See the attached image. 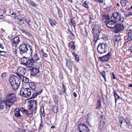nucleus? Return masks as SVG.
<instances>
[{
	"mask_svg": "<svg viewBox=\"0 0 132 132\" xmlns=\"http://www.w3.org/2000/svg\"><path fill=\"white\" fill-rule=\"evenodd\" d=\"M6 98V100H3L2 102L5 104L6 108L7 109L11 107L17 100L15 94L14 93L7 95Z\"/></svg>",
	"mask_w": 132,
	"mask_h": 132,
	"instance_id": "f257e3e1",
	"label": "nucleus"
},
{
	"mask_svg": "<svg viewBox=\"0 0 132 132\" xmlns=\"http://www.w3.org/2000/svg\"><path fill=\"white\" fill-rule=\"evenodd\" d=\"M9 81L12 89L15 90L19 87L20 83V79L18 77L14 76L10 79Z\"/></svg>",
	"mask_w": 132,
	"mask_h": 132,
	"instance_id": "f03ea898",
	"label": "nucleus"
},
{
	"mask_svg": "<svg viewBox=\"0 0 132 132\" xmlns=\"http://www.w3.org/2000/svg\"><path fill=\"white\" fill-rule=\"evenodd\" d=\"M92 31L94 40L95 42H96L99 38L101 37L100 35H102V33H101L102 30L100 29L98 27L95 25L93 28Z\"/></svg>",
	"mask_w": 132,
	"mask_h": 132,
	"instance_id": "7ed1b4c3",
	"label": "nucleus"
},
{
	"mask_svg": "<svg viewBox=\"0 0 132 132\" xmlns=\"http://www.w3.org/2000/svg\"><path fill=\"white\" fill-rule=\"evenodd\" d=\"M30 104L28 106V109L31 112H34L36 113L37 108V103L36 100H32L29 101Z\"/></svg>",
	"mask_w": 132,
	"mask_h": 132,
	"instance_id": "20e7f679",
	"label": "nucleus"
},
{
	"mask_svg": "<svg viewBox=\"0 0 132 132\" xmlns=\"http://www.w3.org/2000/svg\"><path fill=\"white\" fill-rule=\"evenodd\" d=\"M97 51L100 54L105 53L107 50V46L106 44L102 43L98 44L97 47Z\"/></svg>",
	"mask_w": 132,
	"mask_h": 132,
	"instance_id": "39448f33",
	"label": "nucleus"
},
{
	"mask_svg": "<svg viewBox=\"0 0 132 132\" xmlns=\"http://www.w3.org/2000/svg\"><path fill=\"white\" fill-rule=\"evenodd\" d=\"M29 47L30 45L27 43L20 45L19 47V53L22 55L24 54H27V52L28 50V47Z\"/></svg>",
	"mask_w": 132,
	"mask_h": 132,
	"instance_id": "423d86ee",
	"label": "nucleus"
},
{
	"mask_svg": "<svg viewBox=\"0 0 132 132\" xmlns=\"http://www.w3.org/2000/svg\"><path fill=\"white\" fill-rule=\"evenodd\" d=\"M20 93V95L23 97H29L31 94V90L29 88H22Z\"/></svg>",
	"mask_w": 132,
	"mask_h": 132,
	"instance_id": "0eeeda50",
	"label": "nucleus"
},
{
	"mask_svg": "<svg viewBox=\"0 0 132 132\" xmlns=\"http://www.w3.org/2000/svg\"><path fill=\"white\" fill-rule=\"evenodd\" d=\"M113 17L112 19L115 21H118L123 22L124 21V18L121 16L120 13L117 12H114L112 14Z\"/></svg>",
	"mask_w": 132,
	"mask_h": 132,
	"instance_id": "6e6552de",
	"label": "nucleus"
},
{
	"mask_svg": "<svg viewBox=\"0 0 132 132\" xmlns=\"http://www.w3.org/2000/svg\"><path fill=\"white\" fill-rule=\"evenodd\" d=\"M29 87L32 90L34 94H32V97L31 98H34L37 95H40L42 93V91H40L38 92L36 91L35 88L36 85L33 82H30L29 83Z\"/></svg>",
	"mask_w": 132,
	"mask_h": 132,
	"instance_id": "1a4fd4ad",
	"label": "nucleus"
},
{
	"mask_svg": "<svg viewBox=\"0 0 132 132\" xmlns=\"http://www.w3.org/2000/svg\"><path fill=\"white\" fill-rule=\"evenodd\" d=\"M101 119L100 121V129L101 132H103L105 128L106 120L104 116H101Z\"/></svg>",
	"mask_w": 132,
	"mask_h": 132,
	"instance_id": "9d476101",
	"label": "nucleus"
},
{
	"mask_svg": "<svg viewBox=\"0 0 132 132\" xmlns=\"http://www.w3.org/2000/svg\"><path fill=\"white\" fill-rule=\"evenodd\" d=\"M78 129L79 132H90V130L88 127L83 123L79 124Z\"/></svg>",
	"mask_w": 132,
	"mask_h": 132,
	"instance_id": "9b49d317",
	"label": "nucleus"
},
{
	"mask_svg": "<svg viewBox=\"0 0 132 132\" xmlns=\"http://www.w3.org/2000/svg\"><path fill=\"white\" fill-rule=\"evenodd\" d=\"M111 56V53L109 52L107 54L99 57L98 59L103 62H107L110 60Z\"/></svg>",
	"mask_w": 132,
	"mask_h": 132,
	"instance_id": "f8f14e48",
	"label": "nucleus"
},
{
	"mask_svg": "<svg viewBox=\"0 0 132 132\" xmlns=\"http://www.w3.org/2000/svg\"><path fill=\"white\" fill-rule=\"evenodd\" d=\"M125 26L122 23L117 24L114 28V32L116 33H118L123 30Z\"/></svg>",
	"mask_w": 132,
	"mask_h": 132,
	"instance_id": "ddd939ff",
	"label": "nucleus"
},
{
	"mask_svg": "<svg viewBox=\"0 0 132 132\" xmlns=\"http://www.w3.org/2000/svg\"><path fill=\"white\" fill-rule=\"evenodd\" d=\"M18 72L19 73H17L16 75L19 78H21L24 75L26 72L25 69L22 67H19L18 69Z\"/></svg>",
	"mask_w": 132,
	"mask_h": 132,
	"instance_id": "4468645a",
	"label": "nucleus"
},
{
	"mask_svg": "<svg viewBox=\"0 0 132 132\" xmlns=\"http://www.w3.org/2000/svg\"><path fill=\"white\" fill-rule=\"evenodd\" d=\"M117 24L116 22L114 20H111L107 22L106 23V26L111 29L114 28Z\"/></svg>",
	"mask_w": 132,
	"mask_h": 132,
	"instance_id": "2eb2a0df",
	"label": "nucleus"
},
{
	"mask_svg": "<svg viewBox=\"0 0 132 132\" xmlns=\"http://www.w3.org/2000/svg\"><path fill=\"white\" fill-rule=\"evenodd\" d=\"M20 42V38L18 36L15 37L12 40V44L13 46L16 47V45Z\"/></svg>",
	"mask_w": 132,
	"mask_h": 132,
	"instance_id": "dca6fc26",
	"label": "nucleus"
},
{
	"mask_svg": "<svg viewBox=\"0 0 132 132\" xmlns=\"http://www.w3.org/2000/svg\"><path fill=\"white\" fill-rule=\"evenodd\" d=\"M126 34L128 36V38H127V40L126 42L127 43L128 42L132 40V34L131 30H127L126 31Z\"/></svg>",
	"mask_w": 132,
	"mask_h": 132,
	"instance_id": "f3484780",
	"label": "nucleus"
},
{
	"mask_svg": "<svg viewBox=\"0 0 132 132\" xmlns=\"http://www.w3.org/2000/svg\"><path fill=\"white\" fill-rule=\"evenodd\" d=\"M31 69H29L30 71V74L31 75H36L39 72V69L36 68H32Z\"/></svg>",
	"mask_w": 132,
	"mask_h": 132,
	"instance_id": "a211bd4d",
	"label": "nucleus"
},
{
	"mask_svg": "<svg viewBox=\"0 0 132 132\" xmlns=\"http://www.w3.org/2000/svg\"><path fill=\"white\" fill-rule=\"evenodd\" d=\"M28 59V62H27V65L28 66L27 67H28L29 68H33L35 62L33 59H31V58L30 59Z\"/></svg>",
	"mask_w": 132,
	"mask_h": 132,
	"instance_id": "6ab92c4d",
	"label": "nucleus"
},
{
	"mask_svg": "<svg viewBox=\"0 0 132 132\" xmlns=\"http://www.w3.org/2000/svg\"><path fill=\"white\" fill-rule=\"evenodd\" d=\"M66 65L69 69L70 70V72L72 69V64L71 61L69 60H67L66 62Z\"/></svg>",
	"mask_w": 132,
	"mask_h": 132,
	"instance_id": "aec40b11",
	"label": "nucleus"
},
{
	"mask_svg": "<svg viewBox=\"0 0 132 132\" xmlns=\"http://www.w3.org/2000/svg\"><path fill=\"white\" fill-rule=\"evenodd\" d=\"M110 19L109 16L108 14H104L102 16V21L104 22H108Z\"/></svg>",
	"mask_w": 132,
	"mask_h": 132,
	"instance_id": "412c9836",
	"label": "nucleus"
},
{
	"mask_svg": "<svg viewBox=\"0 0 132 132\" xmlns=\"http://www.w3.org/2000/svg\"><path fill=\"white\" fill-rule=\"evenodd\" d=\"M121 37L120 36H118L117 37L116 36L113 39L114 45L118 43V42L121 43Z\"/></svg>",
	"mask_w": 132,
	"mask_h": 132,
	"instance_id": "4be33fe9",
	"label": "nucleus"
},
{
	"mask_svg": "<svg viewBox=\"0 0 132 132\" xmlns=\"http://www.w3.org/2000/svg\"><path fill=\"white\" fill-rule=\"evenodd\" d=\"M28 60L27 59V58H26L24 57H23L21 60V64L25 66H27Z\"/></svg>",
	"mask_w": 132,
	"mask_h": 132,
	"instance_id": "5701e85b",
	"label": "nucleus"
},
{
	"mask_svg": "<svg viewBox=\"0 0 132 132\" xmlns=\"http://www.w3.org/2000/svg\"><path fill=\"white\" fill-rule=\"evenodd\" d=\"M26 1L29 3L30 5L34 7H36L37 8V6H38V5L35 2L31 0H26Z\"/></svg>",
	"mask_w": 132,
	"mask_h": 132,
	"instance_id": "b1692460",
	"label": "nucleus"
},
{
	"mask_svg": "<svg viewBox=\"0 0 132 132\" xmlns=\"http://www.w3.org/2000/svg\"><path fill=\"white\" fill-rule=\"evenodd\" d=\"M20 108L19 109H16L15 110L14 112V114L15 116L17 117H20L21 116V114L20 113Z\"/></svg>",
	"mask_w": 132,
	"mask_h": 132,
	"instance_id": "393cba45",
	"label": "nucleus"
},
{
	"mask_svg": "<svg viewBox=\"0 0 132 132\" xmlns=\"http://www.w3.org/2000/svg\"><path fill=\"white\" fill-rule=\"evenodd\" d=\"M30 48L29 51L28 52V53L26 54H27L28 55L31 57L32 56V53L33 51V50L32 49V46H30V47H29Z\"/></svg>",
	"mask_w": 132,
	"mask_h": 132,
	"instance_id": "a878e982",
	"label": "nucleus"
},
{
	"mask_svg": "<svg viewBox=\"0 0 132 132\" xmlns=\"http://www.w3.org/2000/svg\"><path fill=\"white\" fill-rule=\"evenodd\" d=\"M119 121L121 124L120 126L121 128H122V124L123 123L125 122L126 120L123 117H119Z\"/></svg>",
	"mask_w": 132,
	"mask_h": 132,
	"instance_id": "bb28decb",
	"label": "nucleus"
},
{
	"mask_svg": "<svg viewBox=\"0 0 132 132\" xmlns=\"http://www.w3.org/2000/svg\"><path fill=\"white\" fill-rule=\"evenodd\" d=\"M6 73L3 72L1 75L0 76V80H4L6 78Z\"/></svg>",
	"mask_w": 132,
	"mask_h": 132,
	"instance_id": "cd10ccee",
	"label": "nucleus"
},
{
	"mask_svg": "<svg viewBox=\"0 0 132 132\" xmlns=\"http://www.w3.org/2000/svg\"><path fill=\"white\" fill-rule=\"evenodd\" d=\"M114 95L115 98V102L116 103L117 100L120 98V96L117 94L116 91L113 90Z\"/></svg>",
	"mask_w": 132,
	"mask_h": 132,
	"instance_id": "c85d7f7f",
	"label": "nucleus"
},
{
	"mask_svg": "<svg viewBox=\"0 0 132 132\" xmlns=\"http://www.w3.org/2000/svg\"><path fill=\"white\" fill-rule=\"evenodd\" d=\"M20 109L21 111L23 114H25L26 116L28 115V112L27 110L21 107L20 108Z\"/></svg>",
	"mask_w": 132,
	"mask_h": 132,
	"instance_id": "c756f323",
	"label": "nucleus"
},
{
	"mask_svg": "<svg viewBox=\"0 0 132 132\" xmlns=\"http://www.w3.org/2000/svg\"><path fill=\"white\" fill-rule=\"evenodd\" d=\"M57 13L58 14L59 17L60 18H61L62 17L63 15L62 13V11L58 7H57Z\"/></svg>",
	"mask_w": 132,
	"mask_h": 132,
	"instance_id": "7c9ffc66",
	"label": "nucleus"
},
{
	"mask_svg": "<svg viewBox=\"0 0 132 132\" xmlns=\"http://www.w3.org/2000/svg\"><path fill=\"white\" fill-rule=\"evenodd\" d=\"M49 21L51 25L53 27V26H55L56 25V22L54 20L51 19H49Z\"/></svg>",
	"mask_w": 132,
	"mask_h": 132,
	"instance_id": "2f4dec72",
	"label": "nucleus"
},
{
	"mask_svg": "<svg viewBox=\"0 0 132 132\" xmlns=\"http://www.w3.org/2000/svg\"><path fill=\"white\" fill-rule=\"evenodd\" d=\"M31 58L33 59L35 62L39 60V58L37 53H35L33 56V57Z\"/></svg>",
	"mask_w": 132,
	"mask_h": 132,
	"instance_id": "473e14b6",
	"label": "nucleus"
},
{
	"mask_svg": "<svg viewBox=\"0 0 132 132\" xmlns=\"http://www.w3.org/2000/svg\"><path fill=\"white\" fill-rule=\"evenodd\" d=\"M23 82L26 83H28L29 82V79L28 78L23 76L21 78Z\"/></svg>",
	"mask_w": 132,
	"mask_h": 132,
	"instance_id": "72a5a7b5",
	"label": "nucleus"
},
{
	"mask_svg": "<svg viewBox=\"0 0 132 132\" xmlns=\"http://www.w3.org/2000/svg\"><path fill=\"white\" fill-rule=\"evenodd\" d=\"M128 0H121L120 3L122 7L126 5V3L128 1Z\"/></svg>",
	"mask_w": 132,
	"mask_h": 132,
	"instance_id": "f704fd0d",
	"label": "nucleus"
},
{
	"mask_svg": "<svg viewBox=\"0 0 132 132\" xmlns=\"http://www.w3.org/2000/svg\"><path fill=\"white\" fill-rule=\"evenodd\" d=\"M74 42H71L69 44V46L70 47V48L74 50L75 49V46L74 45Z\"/></svg>",
	"mask_w": 132,
	"mask_h": 132,
	"instance_id": "c9c22d12",
	"label": "nucleus"
},
{
	"mask_svg": "<svg viewBox=\"0 0 132 132\" xmlns=\"http://www.w3.org/2000/svg\"><path fill=\"white\" fill-rule=\"evenodd\" d=\"M101 101L100 100H98L97 101L96 109H100V107L101 106Z\"/></svg>",
	"mask_w": 132,
	"mask_h": 132,
	"instance_id": "e433bc0d",
	"label": "nucleus"
},
{
	"mask_svg": "<svg viewBox=\"0 0 132 132\" xmlns=\"http://www.w3.org/2000/svg\"><path fill=\"white\" fill-rule=\"evenodd\" d=\"M82 5L86 9H88L89 7L88 4V2L87 1H85L84 2L82 3Z\"/></svg>",
	"mask_w": 132,
	"mask_h": 132,
	"instance_id": "4c0bfd02",
	"label": "nucleus"
},
{
	"mask_svg": "<svg viewBox=\"0 0 132 132\" xmlns=\"http://www.w3.org/2000/svg\"><path fill=\"white\" fill-rule=\"evenodd\" d=\"M58 108L56 105H54L52 107V111L54 113H57V112Z\"/></svg>",
	"mask_w": 132,
	"mask_h": 132,
	"instance_id": "58836bf2",
	"label": "nucleus"
},
{
	"mask_svg": "<svg viewBox=\"0 0 132 132\" xmlns=\"http://www.w3.org/2000/svg\"><path fill=\"white\" fill-rule=\"evenodd\" d=\"M126 122L127 125V126L128 128L129 129H131L132 128L131 126L132 125L130 122L129 121H127L126 120Z\"/></svg>",
	"mask_w": 132,
	"mask_h": 132,
	"instance_id": "ea45409f",
	"label": "nucleus"
},
{
	"mask_svg": "<svg viewBox=\"0 0 132 132\" xmlns=\"http://www.w3.org/2000/svg\"><path fill=\"white\" fill-rule=\"evenodd\" d=\"M6 54V52L0 51V55L4 56Z\"/></svg>",
	"mask_w": 132,
	"mask_h": 132,
	"instance_id": "a19ab883",
	"label": "nucleus"
},
{
	"mask_svg": "<svg viewBox=\"0 0 132 132\" xmlns=\"http://www.w3.org/2000/svg\"><path fill=\"white\" fill-rule=\"evenodd\" d=\"M62 89L63 90L62 91L64 93H65L66 92V88L64 85L63 84L62 85Z\"/></svg>",
	"mask_w": 132,
	"mask_h": 132,
	"instance_id": "79ce46f5",
	"label": "nucleus"
},
{
	"mask_svg": "<svg viewBox=\"0 0 132 132\" xmlns=\"http://www.w3.org/2000/svg\"><path fill=\"white\" fill-rule=\"evenodd\" d=\"M101 74L102 76V77H103L104 79H105V81H106V78H105V71H103V72H101Z\"/></svg>",
	"mask_w": 132,
	"mask_h": 132,
	"instance_id": "37998d69",
	"label": "nucleus"
},
{
	"mask_svg": "<svg viewBox=\"0 0 132 132\" xmlns=\"http://www.w3.org/2000/svg\"><path fill=\"white\" fill-rule=\"evenodd\" d=\"M57 92L59 95H62V94L64 93L62 91H61L59 89H57Z\"/></svg>",
	"mask_w": 132,
	"mask_h": 132,
	"instance_id": "c03bdc74",
	"label": "nucleus"
},
{
	"mask_svg": "<svg viewBox=\"0 0 132 132\" xmlns=\"http://www.w3.org/2000/svg\"><path fill=\"white\" fill-rule=\"evenodd\" d=\"M23 20L27 23L29 25H30L29 22H30V21L29 19L27 18H24Z\"/></svg>",
	"mask_w": 132,
	"mask_h": 132,
	"instance_id": "a18cd8bd",
	"label": "nucleus"
},
{
	"mask_svg": "<svg viewBox=\"0 0 132 132\" xmlns=\"http://www.w3.org/2000/svg\"><path fill=\"white\" fill-rule=\"evenodd\" d=\"M66 31L68 33L71 34L72 36H73L72 31H71L69 29H67Z\"/></svg>",
	"mask_w": 132,
	"mask_h": 132,
	"instance_id": "49530a36",
	"label": "nucleus"
},
{
	"mask_svg": "<svg viewBox=\"0 0 132 132\" xmlns=\"http://www.w3.org/2000/svg\"><path fill=\"white\" fill-rule=\"evenodd\" d=\"M59 100V98L57 96H55V98H54V102L56 103H58V101Z\"/></svg>",
	"mask_w": 132,
	"mask_h": 132,
	"instance_id": "de8ad7c7",
	"label": "nucleus"
},
{
	"mask_svg": "<svg viewBox=\"0 0 132 132\" xmlns=\"http://www.w3.org/2000/svg\"><path fill=\"white\" fill-rule=\"evenodd\" d=\"M70 21L71 24L73 27H75L76 26V24L75 23V21L73 19H70Z\"/></svg>",
	"mask_w": 132,
	"mask_h": 132,
	"instance_id": "09e8293b",
	"label": "nucleus"
},
{
	"mask_svg": "<svg viewBox=\"0 0 132 132\" xmlns=\"http://www.w3.org/2000/svg\"><path fill=\"white\" fill-rule=\"evenodd\" d=\"M15 132H26L24 130L21 129H18Z\"/></svg>",
	"mask_w": 132,
	"mask_h": 132,
	"instance_id": "8fccbe9b",
	"label": "nucleus"
},
{
	"mask_svg": "<svg viewBox=\"0 0 132 132\" xmlns=\"http://www.w3.org/2000/svg\"><path fill=\"white\" fill-rule=\"evenodd\" d=\"M127 17L129 16L132 15V12H129L126 13L125 15Z\"/></svg>",
	"mask_w": 132,
	"mask_h": 132,
	"instance_id": "3c124183",
	"label": "nucleus"
},
{
	"mask_svg": "<svg viewBox=\"0 0 132 132\" xmlns=\"http://www.w3.org/2000/svg\"><path fill=\"white\" fill-rule=\"evenodd\" d=\"M18 23L20 25H22L23 24V23L22 21V19H20L18 21Z\"/></svg>",
	"mask_w": 132,
	"mask_h": 132,
	"instance_id": "603ef678",
	"label": "nucleus"
},
{
	"mask_svg": "<svg viewBox=\"0 0 132 132\" xmlns=\"http://www.w3.org/2000/svg\"><path fill=\"white\" fill-rule=\"evenodd\" d=\"M102 98L103 101H104L105 100L106 97L104 95H102Z\"/></svg>",
	"mask_w": 132,
	"mask_h": 132,
	"instance_id": "864d4df0",
	"label": "nucleus"
},
{
	"mask_svg": "<svg viewBox=\"0 0 132 132\" xmlns=\"http://www.w3.org/2000/svg\"><path fill=\"white\" fill-rule=\"evenodd\" d=\"M43 122H42V119L41 120L40 123L39 124V127L41 128L43 126Z\"/></svg>",
	"mask_w": 132,
	"mask_h": 132,
	"instance_id": "5fc2aeb1",
	"label": "nucleus"
},
{
	"mask_svg": "<svg viewBox=\"0 0 132 132\" xmlns=\"http://www.w3.org/2000/svg\"><path fill=\"white\" fill-rule=\"evenodd\" d=\"M28 115H27V116L30 117H32L33 115V112H32L31 113H28Z\"/></svg>",
	"mask_w": 132,
	"mask_h": 132,
	"instance_id": "6e6d98bb",
	"label": "nucleus"
},
{
	"mask_svg": "<svg viewBox=\"0 0 132 132\" xmlns=\"http://www.w3.org/2000/svg\"><path fill=\"white\" fill-rule=\"evenodd\" d=\"M79 56L78 55L75 57V60L77 62H78L79 61Z\"/></svg>",
	"mask_w": 132,
	"mask_h": 132,
	"instance_id": "4d7b16f0",
	"label": "nucleus"
},
{
	"mask_svg": "<svg viewBox=\"0 0 132 132\" xmlns=\"http://www.w3.org/2000/svg\"><path fill=\"white\" fill-rule=\"evenodd\" d=\"M94 19L90 18V19L89 21V23H91L92 22H94Z\"/></svg>",
	"mask_w": 132,
	"mask_h": 132,
	"instance_id": "13d9d810",
	"label": "nucleus"
},
{
	"mask_svg": "<svg viewBox=\"0 0 132 132\" xmlns=\"http://www.w3.org/2000/svg\"><path fill=\"white\" fill-rule=\"evenodd\" d=\"M95 1L103 3V0H94Z\"/></svg>",
	"mask_w": 132,
	"mask_h": 132,
	"instance_id": "bf43d9fd",
	"label": "nucleus"
},
{
	"mask_svg": "<svg viewBox=\"0 0 132 132\" xmlns=\"http://www.w3.org/2000/svg\"><path fill=\"white\" fill-rule=\"evenodd\" d=\"M128 50L130 51V52H132V46H131L129 48Z\"/></svg>",
	"mask_w": 132,
	"mask_h": 132,
	"instance_id": "052dcab7",
	"label": "nucleus"
},
{
	"mask_svg": "<svg viewBox=\"0 0 132 132\" xmlns=\"http://www.w3.org/2000/svg\"><path fill=\"white\" fill-rule=\"evenodd\" d=\"M43 56L45 57H47V54L45 53H43Z\"/></svg>",
	"mask_w": 132,
	"mask_h": 132,
	"instance_id": "680f3d73",
	"label": "nucleus"
},
{
	"mask_svg": "<svg viewBox=\"0 0 132 132\" xmlns=\"http://www.w3.org/2000/svg\"><path fill=\"white\" fill-rule=\"evenodd\" d=\"M72 55L74 56V57H75L77 56H78V55L75 52L72 53Z\"/></svg>",
	"mask_w": 132,
	"mask_h": 132,
	"instance_id": "e2e57ef3",
	"label": "nucleus"
},
{
	"mask_svg": "<svg viewBox=\"0 0 132 132\" xmlns=\"http://www.w3.org/2000/svg\"><path fill=\"white\" fill-rule=\"evenodd\" d=\"M102 36V35H100V37H101L100 38H99L98 40L100 39L101 38L102 39H104V37L103 36Z\"/></svg>",
	"mask_w": 132,
	"mask_h": 132,
	"instance_id": "0e129e2a",
	"label": "nucleus"
},
{
	"mask_svg": "<svg viewBox=\"0 0 132 132\" xmlns=\"http://www.w3.org/2000/svg\"><path fill=\"white\" fill-rule=\"evenodd\" d=\"M21 31L22 32H23V33H25V34H26V33L27 32V31H26L25 30H21Z\"/></svg>",
	"mask_w": 132,
	"mask_h": 132,
	"instance_id": "69168bd1",
	"label": "nucleus"
},
{
	"mask_svg": "<svg viewBox=\"0 0 132 132\" xmlns=\"http://www.w3.org/2000/svg\"><path fill=\"white\" fill-rule=\"evenodd\" d=\"M112 75L113 78L114 79H115L116 78L115 77V75L113 72L112 73Z\"/></svg>",
	"mask_w": 132,
	"mask_h": 132,
	"instance_id": "338daca9",
	"label": "nucleus"
},
{
	"mask_svg": "<svg viewBox=\"0 0 132 132\" xmlns=\"http://www.w3.org/2000/svg\"><path fill=\"white\" fill-rule=\"evenodd\" d=\"M26 34L28 36H29V37L31 36V34L30 33L28 32H27Z\"/></svg>",
	"mask_w": 132,
	"mask_h": 132,
	"instance_id": "774afa93",
	"label": "nucleus"
}]
</instances>
